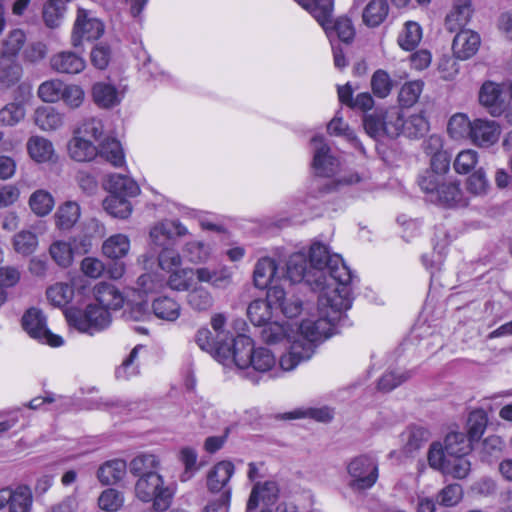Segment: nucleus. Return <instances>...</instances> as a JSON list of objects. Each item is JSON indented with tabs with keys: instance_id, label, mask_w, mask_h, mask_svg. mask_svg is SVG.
Wrapping results in <instances>:
<instances>
[{
	"instance_id": "obj_1",
	"label": "nucleus",
	"mask_w": 512,
	"mask_h": 512,
	"mask_svg": "<svg viewBox=\"0 0 512 512\" xmlns=\"http://www.w3.org/2000/svg\"><path fill=\"white\" fill-rule=\"evenodd\" d=\"M309 258L314 273L325 283V289L318 296L316 310L332 317H342L352 306L351 284L354 275L340 255H330L327 247L321 243L311 245Z\"/></svg>"
},
{
	"instance_id": "obj_2",
	"label": "nucleus",
	"mask_w": 512,
	"mask_h": 512,
	"mask_svg": "<svg viewBox=\"0 0 512 512\" xmlns=\"http://www.w3.org/2000/svg\"><path fill=\"white\" fill-rule=\"evenodd\" d=\"M340 319L317 310L302 319L298 326L301 338H295L289 350L277 360L278 371H292L301 362L309 360L314 354L315 343L331 337Z\"/></svg>"
},
{
	"instance_id": "obj_3",
	"label": "nucleus",
	"mask_w": 512,
	"mask_h": 512,
	"mask_svg": "<svg viewBox=\"0 0 512 512\" xmlns=\"http://www.w3.org/2000/svg\"><path fill=\"white\" fill-rule=\"evenodd\" d=\"M472 450L471 442L461 432L449 433L444 445L439 442L431 444L427 459L431 468L456 479L465 478L470 470L471 463L467 455Z\"/></svg>"
},
{
	"instance_id": "obj_4",
	"label": "nucleus",
	"mask_w": 512,
	"mask_h": 512,
	"mask_svg": "<svg viewBox=\"0 0 512 512\" xmlns=\"http://www.w3.org/2000/svg\"><path fill=\"white\" fill-rule=\"evenodd\" d=\"M210 325L212 330L203 327L197 331L195 342L201 350L211 354L223 365L229 366L236 338L227 327L226 315L224 313L213 314Z\"/></svg>"
},
{
	"instance_id": "obj_5",
	"label": "nucleus",
	"mask_w": 512,
	"mask_h": 512,
	"mask_svg": "<svg viewBox=\"0 0 512 512\" xmlns=\"http://www.w3.org/2000/svg\"><path fill=\"white\" fill-rule=\"evenodd\" d=\"M234 364L239 370L253 369L259 373L273 372L278 376L277 358L266 347H255L253 340L245 335H239L234 341L230 365Z\"/></svg>"
},
{
	"instance_id": "obj_6",
	"label": "nucleus",
	"mask_w": 512,
	"mask_h": 512,
	"mask_svg": "<svg viewBox=\"0 0 512 512\" xmlns=\"http://www.w3.org/2000/svg\"><path fill=\"white\" fill-rule=\"evenodd\" d=\"M135 496L144 503L152 501L156 512H164L171 505L173 493L164 486V480L160 474L148 473L136 481Z\"/></svg>"
},
{
	"instance_id": "obj_7",
	"label": "nucleus",
	"mask_w": 512,
	"mask_h": 512,
	"mask_svg": "<svg viewBox=\"0 0 512 512\" xmlns=\"http://www.w3.org/2000/svg\"><path fill=\"white\" fill-rule=\"evenodd\" d=\"M65 317L70 326L89 335L103 331L112 322L110 312L97 304H89L84 310L68 309Z\"/></svg>"
},
{
	"instance_id": "obj_8",
	"label": "nucleus",
	"mask_w": 512,
	"mask_h": 512,
	"mask_svg": "<svg viewBox=\"0 0 512 512\" xmlns=\"http://www.w3.org/2000/svg\"><path fill=\"white\" fill-rule=\"evenodd\" d=\"M349 476L348 486L353 490H367L372 488L379 477L378 460L370 454H361L353 457L346 465Z\"/></svg>"
},
{
	"instance_id": "obj_9",
	"label": "nucleus",
	"mask_w": 512,
	"mask_h": 512,
	"mask_svg": "<svg viewBox=\"0 0 512 512\" xmlns=\"http://www.w3.org/2000/svg\"><path fill=\"white\" fill-rule=\"evenodd\" d=\"M399 121L400 109L398 107L378 109L363 117V127L365 132L376 140L384 137L396 138L399 136Z\"/></svg>"
},
{
	"instance_id": "obj_10",
	"label": "nucleus",
	"mask_w": 512,
	"mask_h": 512,
	"mask_svg": "<svg viewBox=\"0 0 512 512\" xmlns=\"http://www.w3.org/2000/svg\"><path fill=\"white\" fill-rule=\"evenodd\" d=\"M104 30L103 22L93 11L78 7L71 35L72 45L78 47L84 40H97Z\"/></svg>"
},
{
	"instance_id": "obj_11",
	"label": "nucleus",
	"mask_w": 512,
	"mask_h": 512,
	"mask_svg": "<svg viewBox=\"0 0 512 512\" xmlns=\"http://www.w3.org/2000/svg\"><path fill=\"white\" fill-rule=\"evenodd\" d=\"M22 325L27 334L42 344L60 347L64 344L61 336L53 334L46 324V318L36 308L29 309L22 318Z\"/></svg>"
},
{
	"instance_id": "obj_12",
	"label": "nucleus",
	"mask_w": 512,
	"mask_h": 512,
	"mask_svg": "<svg viewBox=\"0 0 512 512\" xmlns=\"http://www.w3.org/2000/svg\"><path fill=\"white\" fill-rule=\"evenodd\" d=\"M286 276L292 283L305 282L312 290L322 294L325 289V283L320 280L309 265L304 253L298 252L292 254L286 265Z\"/></svg>"
},
{
	"instance_id": "obj_13",
	"label": "nucleus",
	"mask_w": 512,
	"mask_h": 512,
	"mask_svg": "<svg viewBox=\"0 0 512 512\" xmlns=\"http://www.w3.org/2000/svg\"><path fill=\"white\" fill-rule=\"evenodd\" d=\"M284 299L285 291L277 285L271 286L266 299H256L249 304L248 318L255 326H265L272 318L276 303Z\"/></svg>"
},
{
	"instance_id": "obj_14",
	"label": "nucleus",
	"mask_w": 512,
	"mask_h": 512,
	"mask_svg": "<svg viewBox=\"0 0 512 512\" xmlns=\"http://www.w3.org/2000/svg\"><path fill=\"white\" fill-rule=\"evenodd\" d=\"M33 505L32 490L27 485L0 489V511L29 512Z\"/></svg>"
},
{
	"instance_id": "obj_15",
	"label": "nucleus",
	"mask_w": 512,
	"mask_h": 512,
	"mask_svg": "<svg viewBox=\"0 0 512 512\" xmlns=\"http://www.w3.org/2000/svg\"><path fill=\"white\" fill-rule=\"evenodd\" d=\"M20 99L10 102L0 109V125L15 127L26 117V103L31 97V89L27 84L18 87Z\"/></svg>"
},
{
	"instance_id": "obj_16",
	"label": "nucleus",
	"mask_w": 512,
	"mask_h": 512,
	"mask_svg": "<svg viewBox=\"0 0 512 512\" xmlns=\"http://www.w3.org/2000/svg\"><path fill=\"white\" fill-rule=\"evenodd\" d=\"M125 96V88L108 81L95 82L91 87L94 104L101 109H113L121 104Z\"/></svg>"
},
{
	"instance_id": "obj_17",
	"label": "nucleus",
	"mask_w": 512,
	"mask_h": 512,
	"mask_svg": "<svg viewBox=\"0 0 512 512\" xmlns=\"http://www.w3.org/2000/svg\"><path fill=\"white\" fill-rule=\"evenodd\" d=\"M501 135L500 125L493 120L474 119L469 140L480 148H489L496 144Z\"/></svg>"
},
{
	"instance_id": "obj_18",
	"label": "nucleus",
	"mask_w": 512,
	"mask_h": 512,
	"mask_svg": "<svg viewBox=\"0 0 512 512\" xmlns=\"http://www.w3.org/2000/svg\"><path fill=\"white\" fill-rule=\"evenodd\" d=\"M279 492V485L276 481L269 480L255 483L247 502V510H255L261 505L269 508L278 501Z\"/></svg>"
},
{
	"instance_id": "obj_19",
	"label": "nucleus",
	"mask_w": 512,
	"mask_h": 512,
	"mask_svg": "<svg viewBox=\"0 0 512 512\" xmlns=\"http://www.w3.org/2000/svg\"><path fill=\"white\" fill-rule=\"evenodd\" d=\"M314 146L313 167L320 176H333L339 167L337 158L330 154V148L323 142V137L315 136L312 139Z\"/></svg>"
},
{
	"instance_id": "obj_20",
	"label": "nucleus",
	"mask_w": 512,
	"mask_h": 512,
	"mask_svg": "<svg viewBox=\"0 0 512 512\" xmlns=\"http://www.w3.org/2000/svg\"><path fill=\"white\" fill-rule=\"evenodd\" d=\"M480 45L481 38L477 32L461 29L453 39V54L459 60H468L478 52Z\"/></svg>"
},
{
	"instance_id": "obj_21",
	"label": "nucleus",
	"mask_w": 512,
	"mask_h": 512,
	"mask_svg": "<svg viewBox=\"0 0 512 512\" xmlns=\"http://www.w3.org/2000/svg\"><path fill=\"white\" fill-rule=\"evenodd\" d=\"M235 473V466L231 461L223 460L210 468L206 477V485L210 492L218 493L230 489V479Z\"/></svg>"
},
{
	"instance_id": "obj_22",
	"label": "nucleus",
	"mask_w": 512,
	"mask_h": 512,
	"mask_svg": "<svg viewBox=\"0 0 512 512\" xmlns=\"http://www.w3.org/2000/svg\"><path fill=\"white\" fill-rule=\"evenodd\" d=\"M298 326L294 329L288 322H269L261 330L262 340L269 345H275L287 341L292 343L295 338H301Z\"/></svg>"
},
{
	"instance_id": "obj_23",
	"label": "nucleus",
	"mask_w": 512,
	"mask_h": 512,
	"mask_svg": "<svg viewBox=\"0 0 512 512\" xmlns=\"http://www.w3.org/2000/svg\"><path fill=\"white\" fill-rule=\"evenodd\" d=\"M502 94V86L493 81H485L479 90L480 104L484 106L493 117H498L504 112Z\"/></svg>"
},
{
	"instance_id": "obj_24",
	"label": "nucleus",
	"mask_w": 512,
	"mask_h": 512,
	"mask_svg": "<svg viewBox=\"0 0 512 512\" xmlns=\"http://www.w3.org/2000/svg\"><path fill=\"white\" fill-rule=\"evenodd\" d=\"M473 12L472 0H453L451 10L445 18L446 29L450 32L462 29L470 22Z\"/></svg>"
},
{
	"instance_id": "obj_25",
	"label": "nucleus",
	"mask_w": 512,
	"mask_h": 512,
	"mask_svg": "<svg viewBox=\"0 0 512 512\" xmlns=\"http://www.w3.org/2000/svg\"><path fill=\"white\" fill-rule=\"evenodd\" d=\"M280 279L276 261L270 257L260 258L254 267L253 281L255 287L266 289Z\"/></svg>"
},
{
	"instance_id": "obj_26",
	"label": "nucleus",
	"mask_w": 512,
	"mask_h": 512,
	"mask_svg": "<svg viewBox=\"0 0 512 512\" xmlns=\"http://www.w3.org/2000/svg\"><path fill=\"white\" fill-rule=\"evenodd\" d=\"M26 149L29 157L39 164L51 162L56 157L53 143L40 135L29 137Z\"/></svg>"
},
{
	"instance_id": "obj_27",
	"label": "nucleus",
	"mask_w": 512,
	"mask_h": 512,
	"mask_svg": "<svg viewBox=\"0 0 512 512\" xmlns=\"http://www.w3.org/2000/svg\"><path fill=\"white\" fill-rule=\"evenodd\" d=\"M51 67L58 73L79 74L86 67L85 60L72 51H62L52 56Z\"/></svg>"
},
{
	"instance_id": "obj_28",
	"label": "nucleus",
	"mask_w": 512,
	"mask_h": 512,
	"mask_svg": "<svg viewBox=\"0 0 512 512\" xmlns=\"http://www.w3.org/2000/svg\"><path fill=\"white\" fill-rule=\"evenodd\" d=\"M195 276L200 283H209L214 288H226L232 284L233 272L228 266L218 269L202 266L195 269Z\"/></svg>"
},
{
	"instance_id": "obj_29",
	"label": "nucleus",
	"mask_w": 512,
	"mask_h": 512,
	"mask_svg": "<svg viewBox=\"0 0 512 512\" xmlns=\"http://www.w3.org/2000/svg\"><path fill=\"white\" fill-rule=\"evenodd\" d=\"M94 297L96 304L107 311L118 310L124 304L122 293L113 285L105 282H100L94 287Z\"/></svg>"
},
{
	"instance_id": "obj_30",
	"label": "nucleus",
	"mask_w": 512,
	"mask_h": 512,
	"mask_svg": "<svg viewBox=\"0 0 512 512\" xmlns=\"http://www.w3.org/2000/svg\"><path fill=\"white\" fill-rule=\"evenodd\" d=\"M329 34V21L334 8V0H297Z\"/></svg>"
},
{
	"instance_id": "obj_31",
	"label": "nucleus",
	"mask_w": 512,
	"mask_h": 512,
	"mask_svg": "<svg viewBox=\"0 0 512 512\" xmlns=\"http://www.w3.org/2000/svg\"><path fill=\"white\" fill-rule=\"evenodd\" d=\"M35 125L42 131L50 132L60 129L64 125V114L54 107L40 106L33 116Z\"/></svg>"
},
{
	"instance_id": "obj_32",
	"label": "nucleus",
	"mask_w": 512,
	"mask_h": 512,
	"mask_svg": "<svg viewBox=\"0 0 512 512\" xmlns=\"http://www.w3.org/2000/svg\"><path fill=\"white\" fill-rule=\"evenodd\" d=\"M68 153L73 160L86 162L98 156V148L91 140L74 132L73 137L68 142Z\"/></svg>"
},
{
	"instance_id": "obj_33",
	"label": "nucleus",
	"mask_w": 512,
	"mask_h": 512,
	"mask_svg": "<svg viewBox=\"0 0 512 512\" xmlns=\"http://www.w3.org/2000/svg\"><path fill=\"white\" fill-rule=\"evenodd\" d=\"M131 242L129 237L123 233L109 236L102 244V253L105 257L117 260L129 254Z\"/></svg>"
},
{
	"instance_id": "obj_34",
	"label": "nucleus",
	"mask_w": 512,
	"mask_h": 512,
	"mask_svg": "<svg viewBox=\"0 0 512 512\" xmlns=\"http://www.w3.org/2000/svg\"><path fill=\"white\" fill-rule=\"evenodd\" d=\"M399 135L403 134L409 138H418L423 136L429 130V122L424 113L412 114L404 119L400 110Z\"/></svg>"
},
{
	"instance_id": "obj_35",
	"label": "nucleus",
	"mask_w": 512,
	"mask_h": 512,
	"mask_svg": "<svg viewBox=\"0 0 512 512\" xmlns=\"http://www.w3.org/2000/svg\"><path fill=\"white\" fill-rule=\"evenodd\" d=\"M212 252V245L201 240H190L182 246L183 257L191 264L206 263Z\"/></svg>"
},
{
	"instance_id": "obj_36",
	"label": "nucleus",
	"mask_w": 512,
	"mask_h": 512,
	"mask_svg": "<svg viewBox=\"0 0 512 512\" xmlns=\"http://www.w3.org/2000/svg\"><path fill=\"white\" fill-rule=\"evenodd\" d=\"M81 209L77 202L67 201L61 204L55 215V225L60 230H70L78 222Z\"/></svg>"
},
{
	"instance_id": "obj_37",
	"label": "nucleus",
	"mask_w": 512,
	"mask_h": 512,
	"mask_svg": "<svg viewBox=\"0 0 512 512\" xmlns=\"http://www.w3.org/2000/svg\"><path fill=\"white\" fill-rule=\"evenodd\" d=\"M74 242V239L69 238L68 240H55L51 243L49 254L58 266L68 268L72 265L74 261Z\"/></svg>"
},
{
	"instance_id": "obj_38",
	"label": "nucleus",
	"mask_w": 512,
	"mask_h": 512,
	"mask_svg": "<svg viewBox=\"0 0 512 512\" xmlns=\"http://www.w3.org/2000/svg\"><path fill=\"white\" fill-rule=\"evenodd\" d=\"M432 201H437L447 207L465 206L467 204L460 189V184L452 181L443 183Z\"/></svg>"
},
{
	"instance_id": "obj_39",
	"label": "nucleus",
	"mask_w": 512,
	"mask_h": 512,
	"mask_svg": "<svg viewBox=\"0 0 512 512\" xmlns=\"http://www.w3.org/2000/svg\"><path fill=\"white\" fill-rule=\"evenodd\" d=\"M106 188L111 194L123 197H134L140 192L139 186L133 179L121 174L110 175L106 182Z\"/></svg>"
},
{
	"instance_id": "obj_40",
	"label": "nucleus",
	"mask_w": 512,
	"mask_h": 512,
	"mask_svg": "<svg viewBox=\"0 0 512 512\" xmlns=\"http://www.w3.org/2000/svg\"><path fill=\"white\" fill-rule=\"evenodd\" d=\"M98 148V155L115 167H121L125 163V155L121 143L114 138L102 141Z\"/></svg>"
},
{
	"instance_id": "obj_41",
	"label": "nucleus",
	"mask_w": 512,
	"mask_h": 512,
	"mask_svg": "<svg viewBox=\"0 0 512 512\" xmlns=\"http://www.w3.org/2000/svg\"><path fill=\"white\" fill-rule=\"evenodd\" d=\"M126 469L127 465L124 460H110L100 466L97 477L103 484H114L124 477Z\"/></svg>"
},
{
	"instance_id": "obj_42",
	"label": "nucleus",
	"mask_w": 512,
	"mask_h": 512,
	"mask_svg": "<svg viewBox=\"0 0 512 512\" xmlns=\"http://www.w3.org/2000/svg\"><path fill=\"white\" fill-rule=\"evenodd\" d=\"M187 304L196 312H205L213 307L214 297L206 287L197 285L189 290Z\"/></svg>"
},
{
	"instance_id": "obj_43",
	"label": "nucleus",
	"mask_w": 512,
	"mask_h": 512,
	"mask_svg": "<svg viewBox=\"0 0 512 512\" xmlns=\"http://www.w3.org/2000/svg\"><path fill=\"white\" fill-rule=\"evenodd\" d=\"M154 314L166 321H175L179 318L181 313L180 304L173 298L163 296L158 297L152 304Z\"/></svg>"
},
{
	"instance_id": "obj_44",
	"label": "nucleus",
	"mask_w": 512,
	"mask_h": 512,
	"mask_svg": "<svg viewBox=\"0 0 512 512\" xmlns=\"http://www.w3.org/2000/svg\"><path fill=\"white\" fill-rule=\"evenodd\" d=\"M104 210L114 218L126 219L132 213V205L127 197L110 194L103 200Z\"/></svg>"
},
{
	"instance_id": "obj_45",
	"label": "nucleus",
	"mask_w": 512,
	"mask_h": 512,
	"mask_svg": "<svg viewBox=\"0 0 512 512\" xmlns=\"http://www.w3.org/2000/svg\"><path fill=\"white\" fill-rule=\"evenodd\" d=\"M28 205L35 215L44 217L53 210L55 202L48 191L38 189L30 195Z\"/></svg>"
},
{
	"instance_id": "obj_46",
	"label": "nucleus",
	"mask_w": 512,
	"mask_h": 512,
	"mask_svg": "<svg viewBox=\"0 0 512 512\" xmlns=\"http://www.w3.org/2000/svg\"><path fill=\"white\" fill-rule=\"evenodd\" d=\"M394 86V80L384 69H377L371 76L370 87L373 95L377 98H387L391 94Z\"/></svg>"
},
{
	"instance_id": "obj_47",
	"label": "nucleus",
	"mask_w": 512,
	"mask_h": 512,
	"mask_svg": "<svg viewBox=\"0 0 512 512\" xmlns=\"http://www.w3.org/2000/svg\"><path fill=\"white\" fill-rule=\"evenodd\" d=\"M472 124L473 121L466 114L456 113L448 121L447 132L455 140H469Z\"/></svg>"
},
{
	"instance_id": "obj_48",
	"label": "nucleus",
	"mask_w": 512,
	"mask_h": 512,
	"mask_svg": "<svg viewBox=\"0 0 512 512\" xmlns=\"http://www.w3.org/2000/svg\"><path fill=\"white\" fill-rule=\"evenodd\" d=\"M22 76V68L15 59L0 57V84L9 88L15 85Z\"/></svg>"
},
{
	"instance_id": "obj_49",
	"label": "nucleus",
	"mask_w": 512,
	"mask_h": 512,
	"mask_svg": "<svg viewBox=\"0 0 512 512\" xmlns=\"http://www.w3.org/2000/svg\"><path fill=\"white\" fill-rule=\"evenodd\" d=\"M421 39V26L417 22L408 21L398 36V44L403 50L411 51L418 46Z\"/></svg>"
},
{
	"instance_id": "obj_50",
	"label": "nucleus",
	"mask_w": 512,
	"mask_h": 512,
	"mask_svg": "<svg viewBox=\"0 0 512 512\" xmlns=\"http://www.w3.org/2000/svg\"><path fill=\"white\" fill-rule=\"evenodd\" d=\"M388 9L386 0L370 1L363 11L364 23L371 27L378 26L386 18Z\"/></svg>"
},
{
	"instance_id": "obj_51",
	"label": "nucleus",
	"mask_w": 512,
	"mask_h": 512,
	"mask_svg": "<svg viewBox=\"0 0 512 512\" xmlns=\"http://www.w3.org/2000/svg\"><path fill=\"white\" fill-rule=\"evenodd\" d=\"M160 461L154 454H140L130 462L129 469L133 475L145 476L148 473H157L155 470L159 467Z\"/></svg>"
},
{
	"instance_id": "obj_52",
	"label": "nucleus",
	"mask_w": 512,
	"mask_h": 512,
	"mask_svg": "<svg viewBox=\"0 0 512 512\" xmlns=\"http://www.w3.org/2000/svg\"><path fill=\"white\" fill-rule=\"evenodd\" d=\"M14 250L23 256L34 253L38 247V237L30 230H21L13 236Z\"/></svg>"
},
{
	"instance_id": "obj_53",
	"label": "nucleus",
	"mask_w": 512,
	"mask_h": 512,
	"mask_svg": "<svg viewBox=\"0 0 512 512\" xmlns=\"http://www.w3.org/2000/svg\"><path fill=\"white\" fill-rule=\"evenodd\" d=\"M195 275V269L183 268L182 266L168 273L166 285L175 291H188L191 285L192 276Z\"/></svg>"
},
{
	"instance_id": "obj_54",
	"label": "nucleus",
	"mask_w": 512,
	"mask_h": 512,
	"mask_svg": "<svg viewBox=\"0 0 512 512\" xmlns=\"http://www.w3.org/2000/svg\"><path fill=\"white\" fill-rule=\"evenodd\" d=\"M488 417L484 410L477 409L469 414L467 430L470 442L481 438L487 427Z\"/></svg>"
},
{
	"instance_id": "obj_55",
	"label": "nucleus",
	"mask_w": 512,
	"mask_h": 512,
	"mask_svg": "<svg viewBox=\"0 0 512 512\" xmlns=\"http://www.w3.org/2000/svg\"><path fill=\"white\" fill-rule=\"evenodd\" d=\"M123 505V493L113 488L104 490L98 498V506L104 512H118Z\"/></svg>"
},
{
	"instance_id": "obj_56",
	"label": "nucleus",
	"mask_w": 512,
	"mask_h": 512,
	"mask_svg": "<svg viewBox=\"0 0 512 512\" xmlns=\"http://www.w3.org/2000/svg\"><path fill=\"white\" fill-rule=\"evenodd\" d=\"M333 417L332 411L327 407L299 408L285 414L286 419L311 418L319 422H327Z\"/></svg>"
},
{
	"instance_id": "obj_57",
	"label": "nucleus",
	"mask_w": 512,
	"mask_h": 512,
	"mask_svg": "<svg viewBox=\"0 0 512 512\" xmlns=\"http://www.w3.org/2000/svg\"><path fill=\"white\" fill-rule=\"evenodd\" d=\"M74 296V289L68 283H56L47 290L48 300L55 306L68 304Z\"/></svg>"
},
{
	"instance_id": "obj_58",
	"label": "nucleus",
	"mask_w": 512,
	"mask_h": 512,
	"mask_svg": "<svg viewBox=\"0 0 512 512\" xmlns=\"http://www.w3.org/2000/svg\"><path fill=\"white\" fill-rule=\"evenodd\" d=\"M64 82L59 79H52L43 82L38 87V97L46 103H56L61 99Z\"/></svg>"
},
{
	"instance_id": "obj_59",
	"label": "nucleus",
	"mask_w": 512,
	"mask_h": 512,
	"mask_svg": "<svg viewBox=\"0 0 512 512\" xmlns=\"http://www.w3.org/2000/svg\"><path fill=\"white\" fill-rule=\"evenodd\" d=\"M336 33L337 37L344 43H350L355 37V28L350 18L346 16L338 17L333 25L329 24V34L331 37Z\"/></svg>"
},
{
	"instance_id": "obj_60",
	"label": "nucleus",
	"mask_w": 512,
	"mask_h": 512,
	"mask_svg": "<svg viewBox=\"0 0 512 512\" xmlns=\"http://www.w3.org/2000/svg\"><path fill=\"white\" fill-rule=\"evenodd\" d=\"M157 261L159 268L167 274L181 267L183 262L180 253L173 247L161 249L158 253Z\"/></svg>"
},
{
	"instance_id": "obj_61",
	"label": "nucleus",
	"mask_w": 512,
	"mask_h": 512,
	"mask_svg": "<svg viewBox=\"0 0 512 512\" xmlns=\"http://www.w3.org/2000/svg\"><path fill=\"white\" fill-rule=\"evenodd\" d=\"M478 161V152L473 149H466L457 154L453 167L458 174L465 175L476 167Z\"/></svg>"
},
{
	"instance_id": "obj_62",
	"label": "nucleus",
	"mask_w": 512,
	"mask_h": 512,
	"mask_svg": "<svg viewBox=\"0 0 512 512\" xmlns=\"http://www.w3.org/2000/svg\"><path fill=\"white\" fill-rule=\"evenodd\" d=\"M445 174L427 170L419 179L421 189L430 195L431 200L434 199L441 185L445 183Z\"/></svg>"
},
{
	"instance_id": "obj_63",
	"label": "nucleus",
	"mask_w": 512,
	"mask_h": 512,
	"mask_svg": "<svg viewBox=\"0 0 512 512\" xmlns=\"http://www.w3.org/2000/svg\"><path fill=\"white\" fill-rule=\"evenodd\" d=\"M423 86L424 83L420 80L405 83L401 87L398 96L400 104L406 107L414 105L423 91Z\"/></svg>"
},
{
	"instance_id": "obj_64",
	"label": "nucleus",
	"mask_w": 512,
	"mask_h": 512,
	"mask_svg": "<svg viewBox=\"0 0 512 512\" xmlns=\"http://www.w3.org/2000/svg\"><path fill=\"white\" fill-rule=\"evenodd\" d=\"M165 285L163 279L152 273H144L140 275L136 282V291L143 295H149L160 291Z\"/></svg>"
}]
</instances>
